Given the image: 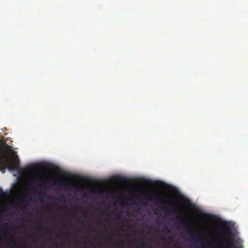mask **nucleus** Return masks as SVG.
Listing matches in <instances>:
<instances>
[{
    "label": "nucleus",
    "instance_id": "9",
    "mask_svg": "<svg viewBox=\"0 0 248 248\" xmlns=\"http://www.w3.org/2000/svg\"><path fill=\"white\" fill-rule=\"evenodd\" d=\"M7 242L9 243H14L15 241L14 239L13 238H10L7 239Z\"/></svg>",
    "mask_w": 248,
    "mask_h": 248
},
{
    "label": "nucleus",
    "instance_id": "20",
    "mask_svg": "<svg viewBox=\"0 0 248 248\" xmlns=\"http://www.w3.org/2000/svg\"><path fill=\"white\" fill-rule=\"evenodd\" d=\"M166 230L167 231V232L169 231V229L168 228H166Z\"/></svg>",
    "mask_w": 248,
    "mask_h": 248
},
{
    "label": "nucleus",
    "instance_id": "14",
    "mask_svg": "<svg viewBox=\"0 0 248 248\" xmlns=\"http://www.w3.org/2000/svg\"><path fill=\"white\" fill-rule=\"evenodd\" d=\"M62 212L64 214H65L66 213H67V214L69 213V212H66L65 210H63Z\"/></svg>",
    "mask_w": 248,
    "mask_h": 248
},
{
    "label": "nucleus",
    "instance_id": "21",
    "mask_svg": "<svg viewBox=\"0 0 248 248\" xmlns=\"http://www.w3.org/2000/svg\"><path fill=\"white\" fill-rule=\"evenodd\" d=\"M190 235L191 236H193V235H192L191 233H190Z\"/></svg>",
    "mask_w": 248,
    "mask_h": 248
},
{
    "label": "nucleus",
    "instance_id": "18",
    "mask_svg": "<svg viewBox=\"0 0 248 248\" xmlns=\"http://www.w3.org/2000/svg\"><path fill=\"white\" fill-rule=\"evenodd\" d=\"M141 204H143V205H145V202H142Z\"/></svg>",
    "mask_w": 248,
    "mask_h": 248
},
{
    "label": "nucleus",
    "instance_id": "11",
    "mask_svg": "<svg viewBox=\"0 0 248 248\" xmlns=\"http://www.w3.org/2000/svg\"><path fill=\"white\" fill-rule=\"evenodd\" d=\"M26 200V199H25L23 200H22L21 202H20L19 203V204H20V205L24 204L25 203Z\"/></svg>",
    "mask_w": 248,
    "mask_h": 248
},
{
    "label": "nucleus",
    "instance_id": "19",
    "mask_svg": "<svg viewBox=\"0 0 248 248\" xmlns=\"http://www.w3.org/2000/svg\"><path fill=\"white\" fill-rule=\"evenodd\" d=\"M111 233L113 235L115 234V233L114 232H112Z\"/></svg>",
    "mask_w": 248,
    "mask_h": 248
},
{
    "label": "nucleus",
    "instance_id": "15",
    "mask_svg": "<svg viewBox=\"0 0 248 248\" xmlns=\"http://www.w3.org/2000/svg\"><path fill=\"white\" fill-rule=\"evenodd\" d=\"M155 200H157L158 201V200L160 199L157 196H155Z\"/></svg>",
    "mask_w": 248,
    "mask_h": 248
},
{
    "label": "nucleus",
    "instance_id": "16",
    "mask_svg": "<svg viewBox=\"0 0 248 248\" xmlns=\"http://www.w3.org/2000/svg\"><path fill=\"white\" fill-rule=\"evenodd\" d=\"M5 146H6V148H7L8 149H10V148L11 147V146H9L7 144H6Z\"/></svg>",
    "mask_w": 248,
    "mask_h": 248
},
{
    "label": "nucleus",
    "instance_id": "3",
    "mask_svg": "<svg viewBox=\"0 0 248 248\" xmlns=\"http://www.w3.org/2000/svg\"><path fill=\"white\" fill-rule=\"evenodd\" d=\"M45 182L46 179L43 177H36L32 180V183L36 185L39 189H42L43 187Z\"/></svg>",
    "mask_w": 248,
    "mask_h": 248
},
{
    "label": "nucleus",
    "instance_id": "17",
    "mask_svg": "<svg viewBox=\"0 0 248 248\" xmlns=\"http://www.w3.org/2000/svg\"><path fill=\"white\" fill-rule=\"evenodd\" d=\"M10 152H11L12 153H13V154H14V153H15V152H14V150H13L11 149V150H10Z\"/></svg>",
    "mask_w": 248,
    "mask_h": 248
},
{
    "label": "nucleus",
    "instance_id": "4",
    "mask_svg": "<svg viewBox=\"0 0 248 248\" xmlns=\"http://www.w3.org/2000/svg\"><path fill=\"white\" fill-rule=\"evenodd\" d=\"M176 219L178 220V222L180 224L187 227L190 226L189 224L186 223V221L182 219V216L178 215L176 217Z\"/></svg>",
    "mask_w": 248,
    "mask_h": 248
},
{
    "label": "nucleus",
    "instance_id": "7",
    "mask_svg": "<svg viewBox=\"0 0 248 248\" xmlns=\"http://www.w3.org/2000/svg\"><path fill=\"white\" fill-rule=\"evenodd\" d=\"M138 244H140V246L142 248H146L148 246V244L145 243L143 242H140L138 243Z\"/></svg>",
    "mask_w": 248,
    "mask_h": 248
},
{
    "label": "nucleus",
    "instance_id": "10",
    "mask_svg": "<svg viewBox=\"0 0 248 248\" xmlns=\"http://www.w3.org/2000/svg\"><path fill=\"white\" fill-rule=\"evenodd\" d=\"M138 233L139 235H142L144 233V231L142 230H139L138 231Z\"/></svg>",
    "mask_w": 248,
    "mask_h": 248
},
{
    "label": "nucleus",
    "instance_id": "5",
    "mask_svg": "<svg viewBox=\"0 0 248 248\" xmlns=\"http://www.w3.org/2000/svg\"><path fill=\"white\" fill-rule=\"evenodd\" d=\"M223 234L226 235H231L232 234V232L230 230V228L227 227L223 232Z\"/></svg>",
    "mask_w": 248,
    "mask_h": 248
},
{
    "label": "nucleus",
    "instance_id": "12",
    "mask_svg": "<svg viewBox=\"0 0 248 248\" xmlns=\"http://www.w3.org/2000/svg\"><path fill=\"white\" fill-rule=\"evenodd\" d=\"M154 213L155 215H157L158 214V212H157L156 209L154 210Z\"/></svg>",
    "mask_w": 248,
    "mask_h": 248
},
{
    "label": "nucleus",
    "instance_id": "1",
    "mask_svg": "<svg viewBox=\"0 0 248 248\" xmlns=\"http://www.w3.org/2000/svg\"><path fill=\"white\" fill-rule=\"evenodd\" d=\"M242 242L240 239L235 240L232 237H223L219 241L220 248H243Z\"/></svg>",
    "mask_w": 248,
    "mask_h": 248
},
{
    "label": "nucleus",
    "instance_id": "13",
    "mask_svg": "<svg viewBox=\"0 0 248 248\" xmlns=\"http://www.w3.org/2000/svg\"><path fill=\"white\" fill-rule=\"evenodd\" d=\"M87 197V195L86 193H83V197L86 198Z\"/></svg>",
    "mask_w": 248,
    "mask_h": 248
},
{
    "label": "nucleus",
    "instance_id": "8",
    "mask_svg": "<svg viewBox=\"0 0 248 248\" xmlns=\"http://www.w3.org/2000/svg\"><path fill=\"white\" fill-rule=\"evenodd\" d=\"M54 184L56 185L61 186L64 184V183H63V182H62V181H55Z\"/></svg>",
    "mask_w": 248,
    "mask_h": 248
},
{
    "label": "nucleus",
    "instance_id": "2",
    "mask_svg": "<svg viewBox=\"0 0 248 248\" xmlns=\"http://www.w3.org/2000/svg\"><path fill=\"white\" fill-rule=\"evenodd\" d=\"M165 199L168 204L167 207H163L165 215L169 214L170 213H174L176 206L172 202L174 201L175 199L172 197H167Z\"/></svg>",
    "mask_w": 248,
    "mask_h": 248
},
{
    "label": "nucleus",
    "instance_id": "6",
    "mask_svg": "<svg viewBox=\"0 0 248 248\" xmlns=\"http://www.w3.org/2000/svg\"><path fill=\"white\" fill-rule=\"evenodd\" d=\"M144 195L148 201H151V198L155 196V194L153 192H151L148 194H144Z\"/></svg>",
    "mask_w": 248,
    "mask_h": 248
}]
</instances>
